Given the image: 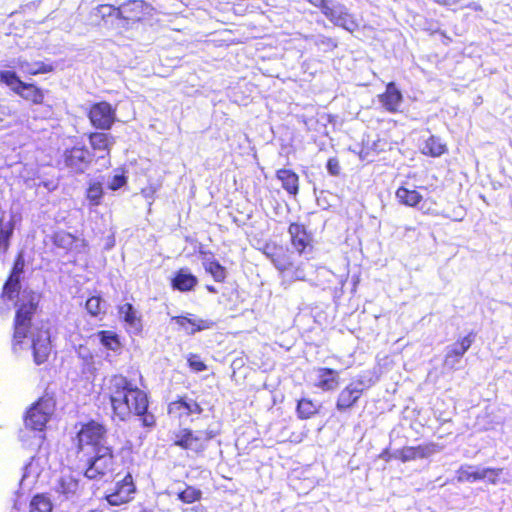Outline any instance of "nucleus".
Here are the masks:
<instances>
[{
  "label": "nucleus",
  "instance_id": "obj_24",
  "mask_svg": "<svg viewBox=\"0 0 512 512\" xmlns=\"http://www.w3.org/2000/svg\"><path fill=\"white\" fill-rule=\"evenodd\" d=\"M316 271L317 269L308 260L301 261L298 264L294 263V267L287 276H290L293 280L312 283L314 281L313 275Z\"/></svg>",
  "mask_w": 512,
  "mask_h": 512
},
{
  "label": "nucleus",
  "instance_id": "obj_1",
  "mask_svg": "<svg viewBox=\"0 0 512 512\" xmlns=\"http://www.w3.org/2000/svg\"><path fill=\"white\" fill-rule=\"evenodd\" d=\"M25 260L22 254L16 257L11 272L6 279L1 298L8 301H14L16 308L13 321L12 349L16 353L23 349L24 340L31 339V349L33 361L36 365H41L48 360L51 352L50 332L47 329H37L32 325V319L35 316L41 294L25 288L21 291V280L24 273Z\"/></svg>",
  "mask_w": 512,
  "mask_h": 512
},
{
  "label": "nucleus",
  "instance_id": "obj_48",
  "mask_svg": "<svg viewBox=\"0 0 512 512\" xmlns=\"http://www.w3.org/2000/svg\"><path fill=\"white\" fill-rule=\"evenodd\" d=\"M326 169L331 176H338L341 171L339 160L337 157H331L326 163Z\"/></svg>",
  "mask_w": 512,
  "mask_h": 512
},
{
  "label": "nucleus",
  "instance_id": "obj_26",
  "mask_svg": "<svg viewBox=\"0 0 512 512\" xmlns=\"http://www.w3.org/2000/svg\"><path fill=\"white\" fill-rule=\"evenodd\" d=\"M400 204L408 207H416L423 199V196L415 189L400 186L395 193Z\"/></svg>",
  "mask_w": 512,
  "mask_h": 512
},
{
  "label": "nucleus",
  "instance_id": "obj_21",
  "mask_svg": "<svg viewBox=\"0 0 512 512\" xmlns=\"http://www.w3.org/2000/svg\"><path fill=\"white\" fill-rule=\"evenodd\" d=\"M379 100L383 107L389 112H396L402 103L403 96L394 82L386 85V90L379 96Z\"/></svg>",
  "mask_w": 512,
  "mask_h": 512
},
{
  "label": "nucleus",
  "instance_id": "obj_22",
  "mask_svg": "<svg viewBox=\"0 0 512 512\" xmlns=\"http://www.w3.org/2000/svg\"><path fill=\"white\" fill-rule=\"evenodd\" d=\"M267 255L270 257L274 267L280 272L286 273V275H288L290 270L294 267L293 253L288 250L285 251L281 248Z\"/></svg>",
  "mask_w": 512,
  "mask_h": 512
},
{
  "label": "nucleus",
  "instance_id": "obj_53",
  "mask_svg": "<svg viewBox=\"0 0 512 512\" xmlns=\"http://www.w3.org/2000/svg\"><path fill=\"white\" fill-rule=\"evenodd\" d=\"M206 289L209 293L216 294L218 291L213 285H206Z\"/></svg>",
  "mask_w": 512,
  "mask_h": 512
},
{
  "label": "nucleus",
  "instance_id": "obj_5",
  "mask_svg": "<svg viewBox=\"0 0 512 512\" xmlns=\"http://www.w3.org/2000/svg\"><path fill=\"white\" fill-rule=\"evenodd\" d=\"M106 438V427L95 420H90L82 424L76 434L78 452L83 454L87 451H94L101 445H108Z\"/></svg>",
  "mask_w": 512,
  "mask_h": 512
},
{
  "label": "nucleus",
  "instance_id": "obj_54",
  "mask_svg": "<svg viewBox=\"0 0 512 512\" xmlns=\"http://www.w3.org/2000/svg\"><path fill=\"white\" fill-rule=\"evenodd\" d=\"M139 512H154V510H153V509H151V508H146V507H144V508H141V509L139 510Z\"/></svg>",
  "mask_w": 512,
  "mask_h": 512
},
{
  "label": "nucleus",
  "instance_id": "obj_4",
  "mask_svg": "<svg viewBox=\"0 0 512 512\" xmlns=\"http://www.w3.org/2000/svg\"><path fill=\"white\" fill-rule=\"evenodd\" d=\"M372 377L365 375L359 376L357 379L351 381L345 386L338 394L335 409L339 413L350 412L357 406L363 393L375 384Z\"/></svg>",
  "mask_w": 512,
  "mask_h": 512
},
{
  "label": "nucleus",
  "instance_id": "obj_45",
  "mask_svg": "<svg viewBox=\"0 0 512 512\" xmlns=\"http://www.w3.org/2000/svg\"><path fill=\"white\" fill-rule=\"evenodd\" d=\"M126 182L127 177L124 175V173H117L111 177L107 185L110 190L116 191L122 188L126 184Z\"/></svg>",
  "mask_w": 512,
  "mask_h": 512
},
{
  "label": "nucleus",
  "instance_id": "obj_44",
  "mask_svg": "<svg viewBox=\"0 0 512 512\" xmlns=\"http://www.w3.org/2000/svg\"><path fill=\"white\" fill-rule=\"evenodd\" d=\"M395 457L400 459L402 462L414 460L417 458L416 448L411 446L404 447L396 452Z\"/></svg>",
  "mask_w": 512,
  "mask_h": 512
},
{
  "label": "nucleus",
  "instance_id": "obj_18",
  "mask_svg": "<svg viewBox=\"0 0 512 512\" xmlns=\"http://www.w3.org/2000/svg\"><path fill=\"white\" fill-rule=\"evenodd\" d=\"M340 382L339 372L327 367L317 369L315 386L325 392H331L338 388Z\"/></svg>",
  "mask_w": 512,
  "mask_h": 512
},
{
  "label": "nucleus",
  "instance_id": "obj_32",
  "mask_svg": "<svg viewBox=\"0 0 512 512\" xmlns=\"http://www.w3.org/2000/svg\"><path fill=\"white\" fill-rule=\"evenodd\" d=\"M320 405H317L308 398H302L297 401L296 412L298 418L309 419L319 412Z\"/></svg>",
  "mask_w": 512,
  "mask_h": 512
},
{
  "label": "nucleus",
  "instance_id": "obj_3",
  "mask_svg": "<svg viewBox=\"0 0 512 512\" xmlns=\"http://www.w3.org/2000/svg\"><path fill=\"white\" fill-rule=\"evenodd\" d=\"M114 453L110 445H101L94 451L84 452L80 461L84 463V476L89 480H101L114 470Z\"/></svg>",
  "mask_w": 512,
  "mask_h": 512
},
{
  "label": "nucleus",
  "instance_id": "obj_16",
  "mask_svg": "<svg viewBox=\"0 0 512 512\" xmlns=\"http://www.w3.org/2000/svg\"><path fill=\"white\" fill-rule=\"evenodd\" d=\"M53 489L63 500H73L77 497L79 480L70 473L63 474L56 480Z\"/></svg>",
  "mask_w": 512,
  "mask_h": 512
},
{
  "label": "nucleus",
  "instance_id": "obj_35",
  "mask_svg": "<svg viewBox=\"0 0 512 512\" xmlns=\"http://www.w3.org/2000/svg\"><path fill=\"white\" fill-rule=\"evenodd\" d=\"M104 195L102 183L99 181H90L86 189V198L90 206H98L101 204Z\"/></svg>",
  "mask_w": 512,
  "mask_h": 512
},
{
  "label": "nucleus",
  "instance_id": "obj_11",
  "mask_svg": "<svg viewBox=\"0 0 512 512\" xmlns=\"http://www.w3.org/2000/svg\"><path fill=\"white\" fill-rule=\"evenodd\" d=\"M115 118V109L105 101L93 104L89 111L91 124L98 129L109 130Z\"/></svg>",
  "mask_w": 512,
  "mask_h": 512
},
{
  "label": "nucleus",
  "instance_id": "obj_46",
  "mask_svg": "<svg viewBox=\"0 0 512 512\" xmlns=\"http://www.w3.org/2000/svg\"><path fill=\"white\" fill-rule=\"evenodd\" d=\"M416 448L417 458H427L437 452V445L430 443L427 445H419Z\"/></svg>",
  "mask_w": 512,
  "mask_h": 512
},
{
  "label": "nucleus",
  "instance_id": "obj_6",
  "mask_svg": "<svg viewBox=\"0 0 512 512\" xmlns=\"http://www.w3.org/2000/svg\"><path fill=\"white\" fill-rule=\"evenodd\" d=\"M55 409V402L50 397H42L27 411L24 422L27 428L43 432Z\"/></svg>",
  "mask_w": 512,
  "mask_h": 512
},
{
  "label": "nucleus",
  "instance_id": "obj_12",
  "mask_svg": "<svg viewBox=\"0 0 512 512\" xmlns=\"http://www.w3.org/2000/svg\"><path fill=\"white\" fill-rule=\"evenodd\" d=\"M88 139L94 151L92 153L95 155V161L104 160L103 166L109 164L110 150L115 144V138L109 133L94 132L89 134Z\"/></svg>",
  "mask_w": 512,
  "mask_h": 512
},
{
  "label": "nucleus",
  "instance_id": "obj_33",
  "mask_svg": "<svg viewBox=\"0 0 512 512\" xmlns=\"http://www.w3.org/2000/svg\"><path fill=\"white\" fill-rule=\"evenodd\" d=\"M0 82L10 87L15 93H18L22 87H26V82H23L12 70L0 71Z\"/></svg>",
  "mask_w": 512,
  "mask_h": 512
},
{
  "label": "nucleus",
  "instance_id": "obj_43",
  "mask_svg": "<svg viewBox=\"0 0 512 512\" xmlns=\"http://www.w3.org/2000/svg\"><path fill=\"white\" fill-rule=\"evenodd\" d=\"M187 362L189 367L195 372H202L207 370V365L201 360V357L197 354L190 353L187 356Z\"/></svg>",
  "mask_w": 512,
  "mask_h": 512
},
{
  "label": "nucleus",
  "instance_id": "obj_39",
  "mask_svg": "<svg viewBox=\"0 0 512 512\" xmlns=\"http://www.w3.org/2000/svg\"><path fill=\"white\" fill-rule=\"evenodd\" d=\"M193 432L194 431L189 428H182L179 431L174 432V445L184 450H189L188 445L191 443Z\"/></svg>",
  "mask_w": 512,
  "mask_h": 512
},
{
  "label": "nucleus",
  "instance_id": "obj_36",
  "mask_svg": "<svg viewBox=\"0 0 512 512\" xmlns=\"http://www.w3.org/2000/svg\"><path fill=\"white\" fill-rule=\"evenodd\" d=\"M17 94L26 100L32 101L34 104H41L44 100L43 91L30 83H26V87H22Z\"/></svg>",
  "mask_w": 512,
  "mask_h": 512
},
{
  "label": "nucleus",
  "instance_id": "obj_17",
  "mask_svg": "<svg viewBox=\"0 0 512 512\" xmlns=\"http://www.w3.org/2000/svg\"><path fill=\"white\" fill-rule=\"evenodd\" d=\"M198 278L187 267L177 270L171 278V287L173 290L186 293L191 292L198 285Z\"/></svg>",
  "mask_w": 512,
  "mask_h": 512
},
{
  "label": "nucleus",
  "instance_id": "obj_7",
  "mask_svg": "<svg viewBox=\"0 0 512 512\" xmlns=\"http://www.w3.org/2000/svg\"><path fill=\"white\" fill-rule=\"evenodd\" d=\"M62 160L71 173L83 174L95 161V155L85 145L76 144L64 150Z\"/></svg>",
  "mask_w": 512,
  "mask_h": 512
},
{
  "label": "nucleus",
  "instance_id": "obj_51",
  "mask_svg": "<svg viewBox=\"0 0 512 512\" xmlns=\"http://www.w3.org/2000/svg\"><path fill=\"white\" fill-rule=\"evenodd\" d=\"M66 241L71 243V235L70 234H63V235L57 234L55 236V244L56 245H59V246L63 245Z\"/></svg>",
  "mask_w": 512,
  "mask_h": 512
},
{
  "label": "nucleus",
  "instance_id": "obj_38",
  "mask_svg": "<svg viewBox=\"0 0 512 512\" xmlns=\"http://www.w3.org/2000/svg\"><path fill=\"white\" fill-rule=\"evenodd\" d=\"M53 505L49 497L36 494L30 502V512H52Z\"/></svg>",
  "mask_w": 512,
  "mask_h": 512
},
{
  "label": "nucleus",
  "instance_id": "obj_20",
  "mask_svg": "<svg viewBox=\"0 0 512 512\" xmlns=\"http://www.w3.org/2000/svg\"><path fill=\"white\" fill-rule=\"evenodd\" d=\"M172 321L184 328L189 335H194L196 332L210 329L214 326V322L209 319L188 318L185 316H174Z\"/></svg>",
  "mask_w": 512,
  "mask_h": 512
},
{
  "label": "nucleus",
  "instance_id": "obj_55",
  "mask_svg": "<svg viewBox=\"0 0 512 512\" xmlns=\"http://www.w3.org/2000/svg\"><path fill=\"white\" fill-rule=\"evenodd\" d=\"M387 453H388L387 451H383V452H382V454H381V457H382V458L387 457Z\"/></svg>",
  "mask_w": 512,
  "mask_h": 512
},
{
  "label": "nucleus",
  "instance_id": "obj_50",
  "mask_svg": "<svg viewBox=\"0 0 512 512\" xmlns=\"http://www.w3.org/2000/svg\"><path fill=\"white\" fill-rule=\"evenodd\" d=\"M11 113L12 111L7 104L0 103V122H3Z\"/></svg>",
  "mask_w": 512,
  "mask_h": 512
},
{
  "label": "nucleus",
  "instance_id": "obj_8",
  "mask_svg": "<svg viewBox=\"0 0 512 512\" xmlns=\"http://www.w3.org/2000/svg\"><path fill=\"white\" fill-rule=\"evenodd\" d=\"M322 14L334 25L346 31L353 32L358 28V24L349 13L348 8L336 0H331Z\"/></svg>",
  "mask_w": 512,
  "mask_h": 512
},
{
  "label": "nucleus",
  "instance_id": "obj_10",
  "mask_svg": "<svg viewBox=\"0 0 512 512\" xmlns=\"http://www.w3.org/2000/svg\"><path fill=\"white\" fill-rule=\"evenodd\" d=\"M136 492V486L131 473H127L121 481H118L114 490L106 494L105 499L111 506H120L128 503Z\"/></svg>",
  "mask_w": 512,
  "mask_h": 512
},
{
  "label": "nucleus",
  "instance_id": "obj_41",
  "mask_svg": "<svg viewBox=\"0 0 512 512\" xmlns=\"http://www.w3.org/2000/svg\"><path fill=\"white\" fill-rule=\"evenodd\" d=\"M202 492L192 486H187L178 493V498L184 503H193L201 498Z\"/></svg>",
  "mask_w": 512,
  "mask_h": 512
},
{
  "label": "nucleus",
  "instance_id": "obj_13",
  "mask_svg": "<svg viewBox=\"0 0 512 512\" xmlns=\"http://www.w3.org/2000/svg\"><path fill=\"white\" fill-rule=\"evenodd\" d=\"M149 5L143 0H129L118 6L117 19L127 25L138 22L147 13Z\"/></svg>",
  "mask_w": 512,
  "mask_h": 512
},
{
  "label": "nucleus",
  "instance_id": "obj_47",
  "mask_svg": "<svg viewBox=\"0 0 512 512\" xmlns=\"http://www.w3.org/2000/svg\"><path fill=\"white\" fill-rule=\"evenodd\" d=\"M118 7L104 4L97 7V14L102 18L115 16L117 18Z\"/></svg>",
  "mask_w": 512,
  "mask_h": 512
},
{
  "label": "nucleus",
  "instance_id": "obj_31",
  "mask_svg": "<svg viewBox=\"0 0 512 512\" xmlns=\"http://www.w3.org/2000/svg\"><path fill=\"white\" fill-rule=\"evenodd\" d=\"M204 269L216 282H224L227 277V270L215 258H207L203 261Z\"/></svg>",
  "mask_w": 512,
  "mask_h": 512
},
{
  "label": "nucleus",
  "instance_id": "obj_28",
  "mask_svg": "<svg viewBox=\"0 0 512 512\" xmlns=\"http://www.w3.org/2000/svg\"><path fill=\"white\" fill-rule=\"evenodd\" d=\"M100 344L108 350L117 351L121 348L119 335L111 330H100L94 334Z\"/></svg>",
  "mask_w": 512,
  "mask_h": 512
},
{
  "label": "nucleus",
  "instance_id": "obj_14",
  "mask_svg": "<svg viewBox=\"0 0 512 512\" xmlns=\"http://www.w3.org/2000/svg\"><path fill=\"white\" fill-rule=\"evenodd\" d=\"M291 243L300 254H308L312 250L311 239L304 225L291 223L288 227Z\"/></svg>",
  "mask_w": 512,
  "mask_h": 512
},
{
  "label": "nucleus",
  "instance_id": "obj_23",
  "mask_svg": "<svg viewBox=\"0 0 512 512\" xmlns=\"http://www.w3.org/2000/svg\"><path fill=\"white\" fill-rule=\"evenodd\" d=\"M276 177L282 183V188L290 195L296 196L299 192V177L290 169H279Z\"/></svg>",
  "mask_w": 512,
  "mask_h": 512
},
{
  "label": "nucleus",
  "instance_id": "obj_2",
  "mask_svg": "<svg viewBox=\"0 0 512 512\" xmlns=\"http://www.w3.org/2000/svg\"><path fill=\"white\" fill-rule=\"evenodd\" d=\"M108 390L113 414L120 421H127L134 414L143 427L151 429L156 425L155 416L148 411L147 394L131 380L123 375H114L109 379Z\"/></svg>",
  "mask_w": 512,
  "mask_h": 512
},
{
  "label": "nucleus",
  "instance_id": "obj_40",
  "mask_svg": "<svg viewBox=\"0 0 512 512\" xmlns=\"http://www.w3.org/2000/svg\"><path fill=\"white\" fill-rule=\"evenodd\" d=\"M85 307L91 316H98L105 312V301L100 296H92L87 299Z\"/></svg>",
  "mask_w": 512,
  "mask_h": 512
},
{
  "label": "nucleus",
  "instance_id": "obj_27",
  "mask_svg": "<svg viewBox=\"0 0 512 512\" xmlns=\"http://www.w3.org/2000/svg\"><path fill=\"white\" fill-rule=\"evenodd\" d=\"M168 414L171 417L181 420L191 415L190 397L184 396L171 402L168 405Z\"/></svg>",
  "mask_w": 512,
  "mask_h": 512
},
{
  "label": "nucleus",
  "instance_id": "obj_19",
  "mask_svg": "<svg viewBox=\"0 0 512 512\" xmlns=\"http://www.w3.org/2000/svg\"><path fill=\"white\" fill-rule=\"evenodd\" d=\"M219 434L220 430L212 426H209L204 431H194L191 443L188 445V448L190 451L196 454L203 453L208 447V442Z\"/></svg>",
  "mask_w": 512,
  "mask_h": 512
},
{
  "label": "nucleus",
  "instance_id": "obj_29",
  "mask_svg": "<svg viewBox=\"0 0 512 512\" xmlns=\"http://www.w3.org/2000/svg\"><path fill=\"white\" fill-rule=\"evenodd\" d=\"M13 232V222L11 220L5 221L4 212H0V253L8 250Z\"/></svg>",
  "mask_w": 512,
  "mask_h": 512
},
{
  "label": "nucleus",
  "instance_id": "obj_34",
  "mask_svg": "<svg viewBox=\"0 0 512 512\" xmlns=\"http://www.w3.org/2000/svg\"><path fill=\"white\" fill-rule=\"evenodd\" d=\"M446 151V146L440 140V138L431 135L423 146L422 152L425 155L431 157H439Z\"/></svg>",
  "mask_w": 512,
  "mask_h": 512
},
{
  "label": "nucleus",
  "instance_id": "obj_9",
  "mask_svg": "<svg viewBox=\"0 0 512 512\" xmlns=\"http://www.w3.org/2000/svg\"><path fill=\"white\" fill-rule=\"evenodd\" d=\"M476 334L471 331L465 337L446 347L444 367L450 370L459 369V364L475 340Z\"/></svg>",
  "mask_w": 512,
  "mask_h": 512
},
{
  "label": "nucleus",
  "instance_id": "obj_49",
  "mask_svg": "<svg viewBox=\"0 0 512 512\" xmlns=\"http://www.w3.org/2000/svg\"><path fill=\"white\" fill-rule=\"evenodd\" d=\"M75 350L78 357L85 361L92 358L90 350L84 345H79L78 347L75 348Z\"/></svg>",
  "mask_w": 512,
  "mask_h": 512
},
{
  "label": "nucleus",
  "instance_id": "obj_15",
  "mask_svg": "<svg viewBox=\"0 0 512 512\" xmlns=\"http://www.w3.org/2000/svg\"><path fill=\"white\" fill-rule=\"evenodd\" d=\"M120 318L125 323L128 333L138 335L142 332L141 316L131 303H124L118 307Z\"/></svg>",
  "mask_w": 512,
  "mask_h": 512
},
{
  "label": "nucleus",
  "instance_id": "obj_52",
  "mask_svg": "<svg viewBox=\"0 0 512 512\" xmlns=\"http://www.w3.org/2000/svg\"><path fill=\"white\" fill-rule=\"evenodd\" d=\"M190 406H191V415L193 414H201L203 412V408L196 402V400L190 398Z\"/></svg>",
  "mask_w": 512,
  "mask_h": 512
},
{
  "label": "nucleus",
  "instance_id": "obj_37",
  "mask_svg": "<svg viewBox=\"0 0 512 512\" xmlns=\"http://www.w3.org/2000/svg\"><path fill=\"white\" fill-rule=\"evenodd\" d=\"M480 468L476 466H461L457 471V480L459 482H475L481 480Z\"/></svg>",
  "mask_w": 512,
  "mask_h": 512
},
{
  "label": "nucleus",
  "instance_id": "obj_25",
  "mask_svg": "<svg viewBox=\"0 0 512 512\" xmlns=\"http://www.w3.org/2000/svg\"><path fill=\"white\" fill-rule=\"evenodd\" d=\"M388 143L386 140L377 137L376 139H370L367 135L362 139V148L359 152V156L362 160H368L371 153L378 154L385 151Z\"/></svg>",
  "mask_w": 512,
  "mask_h": 512
},
{
  "label": "nucleus",
  "instance_id": "obj_42",
  "mask_svg": "<svg viewBox=\"0 0 512 512\" xmlns=\"http://www.w3.org/2000/svg\"><path fill=\"white\" fill-rule=\"evenodd\" d=\"M501 473H502V469H500V468H490V467H481L480 468L481 480L486 479L491 484L497 483L498 477Z\"/></svg>",
  "mask_w": 512,
  "mask_h": 512
},
{
  "label": "nucleus",
  "instance_id": "obj_30",
  "mask_svg": "<svg viewBox=\"0 0 512 512\" xmlns=\"http://www.w3.org/2000/svg\"><path fill=\"white\" fill-rule=\"evenodd\" d=\"M20 69L30 75L46 74L54 71L53 64L44 63L42 61L28 62L26 60L19 61Z\"/></svg>",
  "mask_w": 512,
  "mask_h": 512
}]
</instances>
